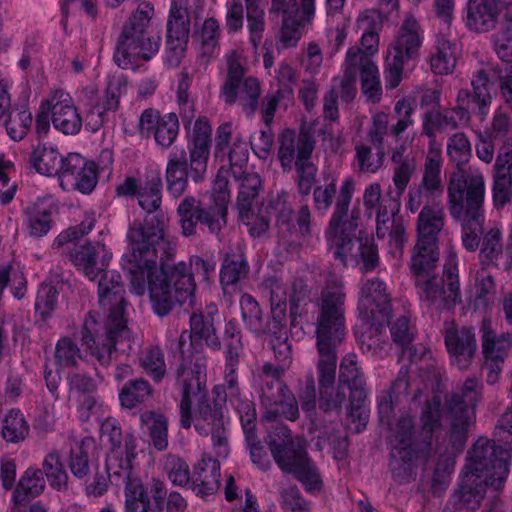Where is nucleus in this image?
Segmentation results:
<instances>
[{
    "instance_id": "obj_1",
    "label": "nucleus",
    "mask_w": 512,
    "mask_h": 512,
    "mask_svg": "<svg viewBox=\"0 0 512 512\" xmlns=\"http://www.w3.org/2000/svg\"><path fill=\"white\" fill-rule=\"evenodd\" d=\"M168 218L150 216L145 227L127 231L129 253L124 269L131 289L137 295L146 290L152 311L158 317L169 315L177 306L195 298L196 282L184 261L170 264L175 247L166 237Z\"/></svg>"
},
{
    "instance_id": "obj_2",
    "label": "nucleus",
    "mask_w": 512,
    "mask_h": 512,
    "mask_svg": "<svg viewBox=\"0 0 512 512\" xmlns=\"http://www.w3.org/2000/svg\"><path fill=\"white\" fill-rule=\"evenodd\" d=\"M316 349L319 355L316 364L319 381V408L325 413L336 411L340 414L343 404L347 401L348 392L347 416L352 422L358 421L365 427L367 414L364 404L368 391L366 379L358 366L357 356L347 354L341 359L337 389L333 395L330 390L335 384L338 348L316 347Z\"/></svg>"
},
{
    "instance_id": "obj_3",
    "label": "nucleus",
    "mask_w": 512,
    "mask_h": 512,
    "mask_svg": "<svg viewBox=\"0 0 512 512\" xmlns=\"http://www.w3.org/2000/svg\"><path fill=\"white\" fill-rule=\"evenodd\" d=\"M439 255V245L417 240L409 262L421 303L436 313L450 311L462 302L457 254H448L442 275L435 273Z\"/></svg>"
},
{
    "instance_id": "obj_4",
    "label": "nucleus",
    "mask_w": 512,
    "mask_h": 512,
    "mask_svg": "<svg viewBox=\"0 0 512 512\" xmlns=\"http://www.w3.org/2000/svg\"><path fill=\"white\" fill-rule=\"evenodd\" d=\"M195 367L187 370L183 364L178 370V385L181 388L179 403L180 426L189 429L193 423L192 403H196L194 428L199 435H211L217 457L226 458L229 442L224 423L222 403L218 399L210 402L206 388L205 359L198 355Z\"/></svg>"
},
{
    "instance_id": "obj_5",
    "label": "nucleus",
    "mask_w": 512,
    "mask_h": 512,
    "mask_svg": "<svg viewBox=\"0 0 512 512\" xmlns=\"http://www.w3.org/2000/svg\"><path fill=\"white\" fill-rule=\"evenodd\" d=\"M468 459L470 471L462 478L452 500L457 510L475 511L487 487L503 489L510 472L512 448L481 437L469 451Z\"/></svg>"
},
{
    "instance_id": "obj_6",
    "label": "nucleus",
    "mask_w": 512,
    "mask_h": 512,
    "mask_svg": "<svg viewBox=\"0 0 512 512\" xmlns=\"http://www.w3.org/2000/svg\"><path fill=\"white\" fill-rule=\"evenodd\" d=\"M354 191L353 179L346 178L335 200L325 237L336 260L347 265L349 259H361L364 270L371 271L379 263L378 249L373 239L358 227L359 209L353 208L350 215L348 214Z\"/></svg>"
},
{
    "instance_id": "obj_7",
    "label": "nucleus",
    "mask_w": 512,
    "mask_h": 512,
    "mask_svg": "<svg viewBox=\"0 0 512 512\" xmlns=\"http://www.w3.org/2000/svg\"><path fill=\"white\" fill-rule=\"evenodd\" d=\"M100 275L99 304L105 311H108L105 337L96 339L85 324L81 330V341L101 366L108 367L118 344L127 342V346L130 347V331L124 317L127 302L124 297L125 289L121 282V276L106 270Z\"/></svg>"
},
{
    "instance_id": "obj_8",
    "label": "nucleus",
    "mask_w": 512,
    "mask_h": 512,
    "mask_svg": "<svg viewBox=\"0 0 512 512\" xmlns=\"http://www.w3.org/2000/svg\"><path fill=\"white\" fill-rule=\"evenodd\" d=\"M448 209L455 220H461V241L468 252L478 250L485 221L483 204L485 181L482 174L453 175L447 188Z\"/></svg>"
},
{
    "instance_id": "obj_9",
    "label": "nucleus",
    "mask_w": 512,
    "mask_h": 512,
    "mask_svg": "<svg viewBox=\"0 0 512 512\" xmlns=\"http://www.w3.org/2000/svg\"><path fill=\"white\" fill-rule=\"evenodd\" d=\"M268 209L277 212L276 227L281 238L306 239L311 236L312 214L309 205L303 204L295 212L289 203L288 192L280 191L269 200L267 208L251 206L238 210V217L251 237L261 238L268 233L271 222Z\"/></svg>"
},
{
    "instance_id": "obj_10",
    "label": "nucleus",
    "mask_w": 512,
    "mask_h": 512,
    "mask_svg": "<svg viewBox=\"0 0 512 512\" xmlns=\"http://www.w3.org/2000/svg\"><path fill=\"white\" fill-rule=\"evenodd\" d=\"M212 128L206 118H198L193 131L192 146L188 158L185 150H176L169 156L165 180L167 192L173 198L181 197L188 187V177L196 183L201 182L207 171V161L210 153Z\"/></svg>"
},
{
    "instance_id": "obj_11",
    "label": "nucleus",
    "mask_w": 512,
    "mask_h": 512,
    "mask_svg": "<svg viewBox=\"0 0 512 512\" xmlns=\"http://www.w3.org/2000/svg\"><path fill=\"white\" fill-rule=\"evenodd\" d=\"M153 15V5L142 2L124 24L114 53L119 67L128 69L138 60L149 61L159 51L160 37L151 29Z\"/></svg>"
},
{
    "instance_id": "obj_12",
    "label": "nucleus",
    "mask_w": 512,
    "mask_h": 512,
    "mask_svg": "<svg viewBox=\"0 0 512 512\" xmlns=\"http://www.w3.org/2000/svg\"><path fill=\"white\" fill-rule=\"evenodd\" d=\"M345 300L342 283L337 279L327 281L316 304V347L338 348L343 343L347 334Z\"/></svg>"
},
{
    "instance_id": "obj_13",
    "label": "nucleus",
    "mask_w": 512,
    "mask_h": 512,
    "mask_svg": "<svg viewBox=\"0 0 512 512\" xmlns=\"http://www.w3.org/2000/svg\"><path fill=\"white\" fill-rule=\"evenodd\" d=\"M282 443H269L271 454L283 472L292 474L308 492L321 490L323 482L315 463L309 458L305 446L290 438V430L280 427Z\"/></svg>"
},
{
    "instance_id": "obj_14",
    "label": "nucleus",
    "mask_w": 512,
    "mask_h": 512,
    "mask_svg": "<svg viewBox=\"0 0 512 512\" xmlns=\"http://www.w3.org/2000/svg\"><path fill=\"white\" fill-rule=\"evenodd\" d=\"M483 384L475 377H469L460 389L446 395L445 404L450 415V443L454 450L462 452L467 438L468 429L473 423L475 408L482 399Z\"/></svg>"
},
{
    "instance_id": "obj_15",
    "label": "nucleus",
    "mask_w": 512,
    "mask_h": 512,
    "mask_svg": "<svg viewBox=\"0 0 512 512\" xmlns=\"http://www.w3.org/2000/svg\"><path fill=\"white\" fill-rule=\"evenodd\" d=\"M176 214L184 237H195L197 226L207 228L212 235L219 236L227 226L228 218L224 202L219 199L212 204L208 199L185 196L177 206Z\"/></svg>"
},
{
    "instance_id": "obj_16",
    "label": "nucleus",
    "mask_w": 512,
    "mask_h": 512,
    "mask_svg": "<svg viewBox=\"0 0 512 512\" xmlns=\"http://www.w3.org/2000/svg\"><path fill=\"white\" fill-rule=\"evenodd\" d=\"M176 214L184 237H195L197 226L207 228L212 235L219 236L227 226L228 218L224 202L219 199L212 204L208 199L185 196L177 206Z\"/></svg>"
},
{
    "instance_id": "obj_17",
    "label": "nucleus",
    "mask_w": 512,
    "mask_h": 512,
    "mask_svg": "<svg viewBox=\"0 0 512 512\" xmlns=\"http://www.w3.org/2000/svg\"><path fill=\"white\" fill-rule=\"evenodd\" d=\"M422 39L419 23L413 16H407L390 45L385 60L384 78L387 89H395L400 84L405 65L419 56Z\"/></svg>"
},
{
    "instance_id": "obj_18",
    "label": "nucleus",
    "mask_w": 512,
    "mask_h": 512,
    "mask_svg": "<svg viewBox=\"0 0 512 512\" xmlns=\"http://www.w3.org/2000/svg\"><path fill=\"white\" fill-rule=\"evenodd\" d=\"M227 74L220 95L224 102L232 106L238 103L247 115L254 114L258 108L260 83L257 78L244 77L246 69L236 51L226 55Z\"/></svg>"
},
{
    "instance_id": "obj_19",
    "label": "nucleus",
    "mask_w": 512,
    "mask_h": 512,
    "mask_svg": "<svg viewBox=\"0 0 512 512\" xmlns=\"http://www.w3.org/2000/svg\"><path fill=\"white\" fill-rule=\"evenodd\" d=\"M188 0H171L166 23V63L176 68L185 56L190 35Z\"/></svg>"
},
{
    "instance_id": "obj_20",
    "label": "nucleus",
    "mask_w": 512,
    "mask_h": 512,
    "mask_svg": "<svg viewBox=\"0 0 512 512\" xmlns=\"http://www.w3.org/2000/svg\"><path fill=\"white\" fill-rule=\"evenodd\" d=\"M168 496L165 483L152 478L147 484L142 479H130L124 487L123 512H162Z\"/></svg>"
},
{
    "instance_id": "obj_21",
    "label": "nucleus",
    "mask_w": 512,
    "mask_h": 512,
    "mask_svg": "<svg viewBox=\"0 0 512 512\" xmlns=\"http://www.w3.org/2000/svg\"><path fill=\"white\" fill-rule=\"evenodd\" d=\"M512 3L506 0H468L463 10L466 29L475 34L495 31Z\"/></svg>"
},
{
    "instance_id": "obj_22",
    "label": "nucleus",
    "mask_w": 512,
    "mask_h": 512,
    "mask_svg": "<svg viewBox=\"0 0 512 512\" xmlns=\"http://www.w3.org/2000/svg\"><path fill=\"white\" fill-rule=\"evenodd\" d=\"M59 180L64 190H77L82 194H90L98 183L97 165L78 153H69L65 157Z\"/></svg>"
},
{
    "instance_id": "obj_23",
    "label": "nucleus",
    "mask_w": 512,
    "mask_h": 512,
    "mask_svg": "<svg viewBox=\"0 0 512 512\" xmlns=\"http://www.w3.org/2000/svg\"><path fill=\"white\" fill-rule=\"evenodd\" d=\"M444 342L452 365L460 370L468 369L477 351L476 334L473 328L457 327L454 323H446Z\"/></svg>"
},
{
    "instance_id": "obj_24",
    "label": "nucleus",
    "mask_w": 512,
    "mask_h": 512,
    "mask_svg": "<svg viewBox=\"0 0 512 512\" xmlns=\"http://www.w3.org/2000/svg\"><path fill=\"white\" fill-rule=\"evenodd\" d=\"M139 132L145 137L153 136L159 146L167 149L178 136V117L175 113L161 115L157 110L145 109L140 116Z\"/></svg>"
},
{
    "instance_id": "obj_25",
    "label": "nucleus",
    "mask_w": 512,
    "mask_h": 512,
    "mask_svg": "<svg viewBox=\"0 0 512 512\" xmlns=\"http://www.w3.org/2000/svg\"><path fill=\"white\" fill-rule=\"evenodd\" d=\"M69 258L79 271L94 281L107 269L112 253L103 243L86 242L75 247Z\"/></svg>"
},
{
    "instance_id": "obj_26",
    "label": "nucleus",
    "mask_w": 512,
    "mask_h": 512,
    "mask_svg": "<svg viewBox=\"0 0 512 512\" xmlns=\"http://www.w3.org/2000/svg\"><path fill=\"white\" fill-rule=\"evenodd\" d=\"M358 310L361 319H373L380 316L389 319L391 299L386 291V284L379 278H372L363 283L360 289Z\"/></svg>"
},
{
    "instance_id": "obj_27",
    "label": "nucleus",
    "mask_w": 512,
    "mask_h": 512,
    "mask_svg": "<svg viewBox=\"0 0 512 512\" xmlns=\"http://www.w3.org/2000/svg\"><path fill=\"white\" fill-rule=\"evenodd\" d=\"M347 63L354 67L356 76L360 74L361 92L367 101L379 103L382 98V86L378 67L372 58L354 46L347 51Z\"/></svg>"
},
{
    "instance_id": "obj_28",
    "label": "nucleus",
    "mask_w": 512,
    "mask_h": 512,
    "mask_svg": "<svg viewBox=\"0 0 512 512\" xmlns=\"http://www.w3.org/2000/svg\"><path fill=\"white\" fill-rule=\"evenodd\" d=\"M218 316V307L214 303L197 309L191 314L189 318L190 332L188 335L191 346L197 341H204L206 346L212 351H219L221 349V341L215 327V319Z\"/></svg>"
},
{
    "instance_id": "obj_29",
    "label": "nucleus",
    "mask_w": 512,
    "mask_h": 512,
    "mask_svg": "<svg viewBox=\"0 0 512 512\" xmlns=\"http://www.w3.org/2000/svg\"><path fill=\"white\" fill-rule=\"evenodd\" d=\"M51 121L55 129L65 135H76L82 127V118L69 94L54 92L49 98Z\"/></svg>"
},
{
    "instance_id": "obj_30",
    "label": "nucleus",
    "mask_w": 512,
    "mask_h": 512,
    "mask_svg": "<svg viewBox=\"0 0 512 512\" xmlns=\"http://www.w3.org/2000/svg\"><path fill=\"white\" fill-rule=\"evenodd\" d=\"M220 488V463L211 456L203 455L193 466L188 489L197 496L206 499Z\"/></svg>"
},
{
    "instance_id": "obj_31",
    "label": "nucleus",
    "mask_w": 512,
    "mask_h": 512,
    "mask_svg": "<svg viewBox=\"0 0 512 512\" xmlns=\"http://www.w3.org/2000/svg\"><path fill=\"white\" fill-rule=\"evenodd\" d=\"M250 273L248 259L243 253L227 254L220 268V284L225 297H232L241 291V284Z\"/></svg>"
},
{
    "instance_id": "obj_32",
    "label": "nucleus",
    "mask_w": 512,
    "mask_h": 512,
    "mask_svg": "<svg viewBox=\"0 0 512 512\" xmlns=\"http://www.w3.org/2000/svg\"><path fill=\"white\" fill-rule=\"evenodd\" d=\"M137 440L133 433L125 436V451L115 450L106 456V472L109 479L122 478L124 487L130 479H138L132 474V461L136 457Z\"/></svg>"
},
{
    "instance_id": "obj_33",
    "label": "nucleus",
    "mask_w": 512,
    "mask_h": 512,
    "mask_svg": "<svg viewBox=\"0 0 512 512\" xmlns=\"http://www.w3.org/2000/svg\"><path fill=\"white\" fill-rule=\"evenodd\" d=\"M137 198L139 206L146 211V216L142 221H134L128 230L145 227L146 221L150 216L162 215L166 217L161 210L162 179L158 173H152L146 177L144 185L140 187Z\"/></svg>"
},
{
    "instance_id": "obj_34",
    "label": "nucleus",
    "mask_w": 512,
    "mask_h": 512,
    "mask_svg": "<svg viewBox=\"0 0 512 512\" xmlns=\"http://www.w3.org/2000/svg\"><path fill=\"white\" fill-rule=\"evenodd\" d=\"M481 348L486 362L504 363L510 348L512 336L510 333L497 335L488 319H483L480 325Z\"/></svg>"
},
{
    "instance_id": "obj_35",
    "label": "nucleus",
    "mask_w": 512,
    "mask_h": 512,
    "mask_svg": "<svg viewBox=\"0 0 512 512\" xmlns=\"http://www.w3.org/2000/svg\"><path fill=\"white\" fill-rule=\"evenodd\" d=\"M241 317L245 327L256 336L266 335L279 325L274 315L265 318L258 301L248 293L240 298Z\"/></svg>"
},
{
    "instance_id": "obj_36",
    "label": "nucleus",
    "mask_w": 512,
    "mask_h": 512,
    "mask_svg": "<svg viewBox=\"0 0 512 512\" xmlns=\"http://www.w3.org/2000/svg\"><path fill=\"white\" fill-rule=\"evenodd\" d=\"M445 226V212L436 203L425 204L417 218V240L439 245V235Z\"/></svg>"
},
{
    "instance_id": "obj_37",
    "label": "nucleus",
    "mask_w": 512,
    "mask_h": 512,
    "mask_svg": "<svg viewBox=\"0 0 512 512\" xmlns=\"http://www.w3.org/2000/svg\"><path fill=\"white\" fill-rule=\"evenodd\" d=\"M239 363H226L224 367L223 383L213 387V394L216 399L229 404L235 409L243 406L244 403L253 402L240 389L237 371Z\"/></svg>"
},
{
    "instance_id": "obj_38",
    "label": "nucleus",
    "mask_w": 512,
    "mask_h": 512,
    "mask_svg": "<svg viewBox=\"0 0 512 512\" xmlns=\"http://www.w3.org/2000/svg\"><path fill=\"white\" fill-rule=\"evenodd\" d=\"M65 157L58 149L46 144H38L30 154L29 162L39 173L45 176H60L64 166Z\"/></svg>"
},
{
    "instance_id": "obj_39",
    "label": "nucleus",
    "mask_w": 512,
    "mask_h": 512,
    "mask_svg": "<svg viewBox=\"0 0 512 512\" xmlns=\"http://www.w3.org/2000/svg\"><path fill=\"white\" fill-rule=\"evenodd\" d=\"M44 489L45 480L42 470L29 467L23 472L13 490L12 502L15 505L25 504L42 494Z\"/></svg>"
},
{
    "instance_id": "obj_40",
    "label": "nucleus",
    "mask_w": 512,
    "mask_h": 512,
    "mask_svg": "<svg viewBox=\"0 0 512 512\" xmlns=\"http://www.w3.org/2000/svg\"><path fill=\"white\" fill-rule=\"evenodd\" d=\"M312 152L313 145L305 141L301 144L299 155L294 164L298 193L303 197L310 194L316 180L317 167L310 161Z\"/></svg>"
},
{
    "instance_id": "obj_41",
    "label": "nucleus",
    "mask_w": 512,
    "mask_h": 512,
    "mask_svg": "<svg viewBox=\"0 0 512 512\" xmlns=\"http://www.w3.org/2000/svg\"><path fill=\"white\" fill-rule=\"evenodd\" d=\"M153 388L149 381L139 377L126 381L119 391L122 407L133 409L145 404L153 397Z\"/></svg>"
},
{
    "instance_id": "obj_42",
    "label": "nucleus",
    "mask_w": 512,
    "mask_h": 512,
    "mask_svg": "<svg viewBox=\"0 0 512 512\" xmlns=\"http://www.w3.org/2000/svg\"><path fill=\"white\" fill-rule=\"evenodd\" d=\"M478 260L482 267L499 269V260L503 256L502 232L497 227L490 228L482 237Z\"/></svg>"
},
{
    "instance_id": "obj_43",
    "label": "nucleus",
    "mask_w": 512,
    "mask_h": 512,
    "mask_svg": "<svg viewBox=\"0 0 512 512\" xmlns=\"http://www.w3.org/2000/svg\"><path fill=\"white\" fill-rule=\"evenodd\" d=\"M447 155L449 159L456 164L457 167V170L452 172L450 179H452L453 175L456 173H461L464 177L471 174H482L478 170L472 171L471 169H463V166L469 162L472 156L471 144L465 133L458 132L449 138L447 143ZM450 181L451 180H449V182Z\"/></svg>"
},
{
    "instance_id": "obj_44",
    "label": "nucleus",
    "mask_w": 512,
    "mask_h": 512,
    "mask_svg": "<svg viewBox=\"0 0 512 512\" xmlns=\"http://www.w3.org/2000/svg\"><path fill=\"white\" fill-rule=\"evenodd\" d=\"M141 425L146 427L150 444L157 451L168 448V419L161 413L145 411L140 415Z\"/></svg>"
},
{
    "instance_id": "obj_45",
    "label": "nucleus",
    "mask_w": 512,
    "mask_h": 512,
    "mask_svg": "<svg viewBox=\"0 0 512 512\" xmlns=\"http://www.w3.org/2000/svg\"><path fill=\"white\" fill-rule=\"evenodd\" d=\"M305 141L310 142L313 147L315 146V140L308 133H301L296 137L294 131L286 130L280 135L278 158L284 171H290L292 169L293 164H295V160L299 155L301 144Z\"/></svg>"
},
{
    "instance_id": "obj_46",
    "label": "nucleus",
    "mask_w": 512,
    "mask_h": 512,
    "mask_svg": "<svg viewBox=\"0 0 512 512\" xmlns=\"http://www.w3.org/2000/svg\"><path fill=\"white\" fill-rule=\"evenodd\" d=\"M490 42L501 61L512 62V6L508 7L502 16L501 24L492 34Z\"/></svg>"
},
{
    "instance_id": "obj_47",
    "label": "nucleus",
    "mask_w": 512,
    "mask_h": 512,
    "mask_svg": "<svg viewBox=\"0 0 512 512\" xmlns=\"http://www.w3.org/2000/svg\"><path fill=\"white\" fill-rule=\"evenodd\" d=\"M30 432V426L24 414L17 409L8 411L2 420L1 436L7 443L23 442Z\"/></svg>"
},
{
    "instance_id": "obj_48",
    "label": "nucleus",
    "mask_w": 512,
    "mask_h": 512,
    "mask_svg": "<svg viewBox=\"0 0 512 512\" xmlns=\"http://www.w3.org/2000/svg\"><path fill=\"white\" fill-rule=\"evenodd\" d=\"M456 64L455 44L445 35H439L436 41V52L430 57V68L438 75L451 73Z\"/></svg>"
},
{
    "instance_id": "obj_49",
    "label": "nucleus",
    "mask_w": 512,
    "mask_h": 512,
    "mask_svg": "<svg viewBox=\"0 0 512 512\" xmlns=\"http://www.w3.org/2000/svg\"><path fill=\"white\" fill-rule=\"evenodd\" d=\"M393 460L390 463L392 475L398 482L408 481L411 474V462L415 457L413 441L393 443L391 451Z\"/></svg>"
},
{
    "instance_id": "obj_50",
    "label": "nucleus",
    "mask_w": 512,
    "mask_h": 512,
    "mask_svg": "<svg viewBox=\"0 0 512 512\" xmlns=\"http://www.w3.org/2000/svg\"><path fill=\"white\" fill-rule=\"evenodd\" d=\"M94 449L95 443L90 437L82 439L71 448L68 466L76 478L83 479L90 473V454Z\"/></svg>"
},
{
    "instance_id": "obj_51",
    "label": "nucleus",
    "mask_w": 512,
    "mask_h": 512,
    "mask_svg": "<svg viewBox=\"0 0 512 512\" xmlns=\"http://www.w3.org/2000/svg\"><path fill=\"white\" fill-rule=\"evenodd\" d=\"M441 397L433 395L427 399L420 414L421 435L423 440L430 445L433 434L441 427Z\"/></svg>"
},
{
    "instance_id": "obj_52",
    "label": "nucleus",
    "mask_w": 512,
    "mask_h": 512,
    "mask_svg": "<svg viewBox=\"0 0 512 512\" xmlns=\"http://www.w3.org/2000/svg\"><path fill=\"white\" fill-rule=\"evenodd\" d=\"M139 365L155 383H160L167 373L164 353L157 345H149L141 352Z\"/></svg>"
},
{
    "instance_id": "obj_53",
    "label": "nucleus",
    "mask_w": 512,
    "mask_h": 512,
    "mask_svg": "<svg viewBox=\"0 0 512 512\" xmlns=\"http://www.w3.org/2000/svg\"><path fill=\"white\" fill-rule=\"evenodd\" d=\"M41 470L53 489L57 491L67 490L69 476L58 451L53 450L45 456Z\"/></svg>"
},
{
    "instance_id": "obj_54",
    "label": "nucleus",
    "mask_w": 512,
    "mask_h": 512,
    "mask_svg": "<svg viewBox=\"0 0 512 512\" xmlns=\"http://www.w3.org/2000/svg\"><path fill=\"white\" fill-rule=\"evenodd\" d=\"M265 285L270 291L271 314L274 315L278 323L279 321H286L290 285H287L277 277L266 279Z\"/></svg>"
},
{
    "instance_id": "obj_55",
    "label": "nucleus",
    "mask_w": 512,
    "mask_h": 512,
    "mask_svg": "<svg viewBox=\"0 0 512 512\" xmlns=\"http://www.w3.org/2000/svg\"><path fill=\"white\" fill-rule=\"evenodd\" d=\"M249 30V40L255 50L258 49L265 30L264 8L261 0H244Z\"/></svg>"
},
{
    "instance_id": "obj_56",
    "label": "nucleus",
    "mask_w": 512,
    "mask_h": 512,
    "mask_svg": "<svg viewBox=\"0 0 512 512\" xmlns=\"http://www.w3.org/2000/svg\"><path fill=\"white\" fill-rule=\"evenodd\" d=\"M163 472L173 485L188 489L192 473L183 458L175 454H167L163 460Z\"/></svg>"
},
{
    "instance_id": "obj_57",
    "label": "nucleus",
    "mask_w": 512,
    "mask_h": 512,
    "mask_svg": "<svg viewBox=\"0 0 512 512\" xmlns=\"http://www.w3.org/2000/svg\"><path fill=\"white\" fill-rule=\"evenodd\" d=\"M235 180L239 182L237 210L253 206V201L258 196L262 187L259 175L254 172L243 171L241 178Z\"/></svg>"
},
{
    "instance_id": "obj_58",
    "label": "nucleus",
    "mask_w": 512,
    "mask_h": 512,
    "mask_svg": "<svg viewBox=\"0 0 512 512\" xmlns=\"http://www.w3.org/2000/svg\"><path fill=\"white\" fill-rule=\"evenodd\" d=\"M419 186L422 187L426 193L432 196L442 194L443 185L441 180V161L439 156H428L426 158L424 173Z\"/></svg>"
},
{
    "instance_id": "obj_59",
    "label": "nucleus",
    "mask_w": 512,
    "mask_h": 512,
    "mask_svg": "<svg viewBox=\"0 0 512 512\" xmlns=\"http://www.w3.org/2000/svg\"><path fill=\"white\" fill-rule=\"evenodd\" d=\"M32 125V114L27 108L12 109L5 121L6 131L14 141L22 140Z\"/></svg>"
},
{
    "instance_id": "obj_60",
    "label": "nucleus",
    "mask_w": 512,
    "mask_h": 512,
    "mask_svg": "<svg viewBox=\"0 0 512 512\" xmlns=\"http://www.w3.org/2000/svg\"><path fill=\"white\" fill-rule=\"evenodd\" d=\"M25 214L26 225L31 236L42 237L52 228L53 220L49 210L33 206L28 207Z\"/></svg>"
},
{
    "instance_id": "obj_61",
    "label": "nucleus",
    "mask_w": 512,
    "mask_h": 512,
    "mask_svg": "<svg viewBox=\"0 0 512 512\" xmlns=\"http://www.w3.org/2000/svg\"><path fill=\"white\" fill-rule=\"evenodd\" d=\"M266 335L271 336L270 345L276 360L283 366H287L291 361V345L288 342L286 321H279L276 329L267 332Z\"/></svg>"
},
{
    "instance_id": "obj_62",
    "label": "nucleus",
    "mask_w": 512,
    "mask_h": 512,
    "mask_svg": "<svg viewBox=\"0 0 512 512\" xmlns=\"http://www.w3.org/2000/svg\"><path fill=\"white\" fill-rule=\"evenodd\" d=\"M315 0H272L270 12L284 17L313 16Z\"/></svg>"
},
{
    "instance_id": "obj_63",
    "label": "nucleus",
    "mask_w": 512,
    "mask_h": 512,
    "mask_svg": "<svg viewBox=\"0 0 512 512\" xmlns=\"http://www.w3.org/2000/svg\"><path fill=\"white\" fill-rule=\"evenodd\" d=\"M455 461L449 456H440L432 476L431 492L439 497L449 486Z\"/></svg>"
},
{
    "instance_id": "obj_64",
    "label": "nucleus",
    "mask_w": 512,
    "mask_h": 512,
    "mask_svg": "<svg viewBox=\"0 0 512 512\" xmlns=\"http://www.w3.org/2000/svg\"><path fill=\"white\" fill-rule=\"evenodd\" d=\"M81 359V351L77 343L69 337H63L58 340L54 360L59 368L74 367Z\"/></svg>"
}]
</instances>
